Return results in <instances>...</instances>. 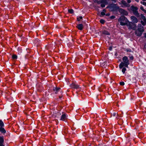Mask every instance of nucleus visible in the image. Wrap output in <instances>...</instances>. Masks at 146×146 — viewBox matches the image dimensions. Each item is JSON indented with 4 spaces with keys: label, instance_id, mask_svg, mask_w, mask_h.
I'll use <instances>...</instances> for the list:
<instances>
[{
    "label": "nucleus",
    "instance_id": "obj_1",
    "mask_svg": "<svg viewBox=\"0 0 146 146\" xmlns=\"http://www.w3.org/2000/svg\"><path fill=\"white\" fill-rule=\"evenodd\" d=\"M122 60L123 62H121L119 65V68L120 69L122 68L124 66L128 68V65L129 64V60L128 58L126 56H124Z\"/></svg>",
    "mask_w": 146,
    "mask_h": 146
},
{
    "label": "nucleus",
    "instance_id": "obj_2",
    "mask_svg": "<svg viewBox=\"0 0 146 146\" xmlns=\"http://www.w3.org/2000/svg\"><path fill=\"white\" fill-rule=\"evenodd\" d=\"M125 19L126 18L123 16H121L118 19V21L119 22L121 25L123 26L126 25Z\"/></svg>",
    "mask_w": 146,
    "mask_h": 146
},
{
    "label": "nucleus",
    "instance_id": "obj_3",
    "mask_svg": "<svg viewBox=\"0 0 146 146\" xmlns=\"http://www.w3.org/2000/svg\"><path fill=\"white\" fill-rule=\"evenodd\" d=\"M138 9L136 7H132V11L133 14L137 17H139V14L138 13L137 10Z\"/></svg>",
    "mask_w": 146,
    "mask_h": 146
},
{
    "label": "nucleus",
    "instance_id": "obj_4",
    "mask_svg": "<svg viewBox=\"0 0 146 146\" xmlns=\"http://www.w3.org/2000/svg\"><path fill=\"white\" fill-rule=\"evenodd\" d=\"M70 87L71 88L75 89H78L80 88V86L75 83H72L70 85Z\"/></svg>",
    "mask_w": 146,
    "mask_h": 146
},
{
    "label": "nucleus",
    "instance_id": "obj_5",
    "mask_svg": "<svg viewBox=\"0 0 146 146\" xmlns=\"http://www.w3.org/2000/svg\"><path fill=\"white\" fill-rule=\"evenodd\" d=\"M107 4V1L106 0H103L101 1V6L102 7H104Z\"/></svg>",
    "mask_w": 146,
    "mask_h": 146
},
{
    "label": "nucleus",
    "instance_id": "obj_6",
    "mask_svg": "<svg viewBox=\"0 0 146 146\" xmlns=\"http://www.w3.org/2000/svg\"><path fill=\"white\" fill-rule=\"evenodd\" d=\"M131 21L134 23H137L138 22L137 19L134 16H132L131 17Z\"/></svg>",
    "mask_w": 146,
    "mask_h": 146
},
{
    "label": "nucleus",
    "instance_id": "obj_7",
    "mask_svg": "<svg viewBox=\"0 0 146 146\" xmlns=\"http://www.w3.org/2000/svg\"><path fill=\"white\" fill-rule=\"evenodd\" d=\"M139 30H138V29L137 30H136L135 31V34L137 36H140L142 33V30H141V31H140Z\"/></svg>",
    "mask_w": 146,
    "mask_h": 146
},
{
    "label": "nucleus",
    "instance_id": "obj_8",
    "mask_svg": "<svg viewBox=\"0 0 146 146\" xmlns=\"http://www.w3.org/2000/svg\"><path fill=\"white\" fill-rule=\"evenodd\" d=\"M61 90L60 88L58 87H55L53 88V90L56 94H57L58 92L60 91Z\"/></svg>",
    "mask_w": 146,
    "mask_h": 146
},
{
    "label": "nucleus",
    "instance_id": "obj_9",
    "mask_svg": "<svg viewBox=\"0 0 146 146\" xmlns=\"http://www.w3.org/2000/svg\"><path fill=\"white\" fill-rule=\"evenodd\" d=\"M142 29V33L144 31L143 28L141 25H138V29L140 31H141V30Z\"/></svg>",
    "mask_w": 146,
    "mask_h": 146
},
{
    "label": "nucleus",
    "instance_id": "obj_10",
    "mask_svg": "<svg viewBox=\"0 0 146 146\" xmlns=\"http://www.w3.org/2000/svg\"><path fill=\"white\" fill-rule=\"evenodd\" d=\"M66 118V115L65 114H63L62 115L61 118V120L63 121H65Z\"/></svg>",
    "mask_w": 146,
    "mask_h": 146
},
{
    "label": "nucleus",
    "instance_id": "obj_11",
    "mask_svg": "<svg viewBox=\"0 0 146 146\" xmlns=\"http://www.w3.org/2000/svg\"><path fill=\"white\" fill-rule=\"evenodd\" d=\"M77 27L78 29L82 30L83 28V25L82 24H79L77 25Z\"/></svg>",
    "mask_w": 146,
    "mask_h": 146
},
{
    "label": "nucleus",
    "instance_id": "obj_12",
    "mask_svg": "<svg viewBox=\"0 0 146 146\" xmlns=\"http://www.w3.org/2000/svg\"><path fill=\"white\" fill-rule=\"evenodd\" d=\"M0 131L4 134L6 132L5 129L2 127H0Z\"/></svg>",
    "mask_w": 146,
    "mask_h": 146
},
{
    "label": "nucleus",
    "instance_id": "obj_13",
    "mask_svg": "<svg viewBox=\"0 0 146 146\" xmlns=\"http://www.w3.org/2000/svg\"><path fill=\"white\" fill-rule=\"evenodd\" d=\"M121 3L124 6H128V4L125 1L122 0L121 1Z\"/></svg>",
    "mask_w": 146,
    "mask_h": 146
},
{
    "label": "nucleus",
    "instance_id": "obj_14",
    "mask_svg": "<svg viewBox=\"0 0 146 146\" xmlns=\"http://www.w3.org/2000/svg\"><path fill=\"white\" fill-rule=\"evenodd\" d=\"M102 33L103 34L106 35H110V33H109L108 31H103Z\"/></svg>",
    "mask_w": 146,
    "mask_h": 146
},
{
    "label": "nucleus",
    "instance_id": "obj_15",
    "mask_svg": "<svg viewBox=\"0 0 146 146\" xmlns=\"http://www.w3.org/2000/svg\"><path fill=\"white\" fill-rule=\"evenodd\" d=\"M141 18H142V19L144 21H145V20H146V19H145V16H144L142 14H141Z\"/></svg>",
    "mask_w": 146,
    "mask_h": 146
},
{
    "label": "nucleus",
    "instance_id": "obj_16",
    "mask_svg": "<svg viewBox=\"0 0 146 146\" xmlns=\"http://www.w3.org/2000/svg\"><path fill=\"white\" fill-rule=\"evenodd\" d=\"M128 13L126 11L124 10V11L123 12L122 14L125 15H128Z\"/></svg>",
    "mask_w": 146,
    "mask_h": 146
},
{
    "label": "nucleus",
    "instance_id": "obj_17",
    "mask_svg": "<svg viewBox=\"0 0 146 146\" xmlns=\"http://www.w3.org/2000/svg\"><path fill=\"white\" fill-rule=\"evenodd\" d=\"M82 19V16H78L77 17V20L78 21H80V19Z\"/></svg>",
    "mask_w": 146,
    "mask_h": 146
},
{
    "label": "nucleus",
    "instance_id": "obj_18",
    "mask_svg": "<svg viewBox=\"0 0 146 146\" xmlns=\"http://www.w3.org/2000/svg\"><path fill=\"white\" fill-rule=\"evenodd\" d=\"M4 124L3 122L1 120H0V126L2 127L3 126Z\"/></svg>",
    "mask_w": 146,
    "mask_h": 146
},
{
    "label": "nucleus",
    "instance_id": "obj_19",
    "mask_svg": "<svg viewBox=\"0 0 146 146\" xmlns=\"http://www.w3.org/2000/svg\"><path fill=\"white\" fill-rule=\"evenodd\" d=\"M3 141V139L2 137H0V144H2V143Z\"/></svg>",
    "mask_w": 146,
    "mask_h": 146
},
{
    "label": "nucleus",
    "instance_id": "obj_20",
    "mask_svg": "<svg viewBox=\"0 0 146 146\" xmlns=\"http://www.w3.org/2000/svg\"><path fill=\"white\" fill-rule=\"evenodd\" d=\"M68 12L72 14L74 13V11L72 9L68 10Z\"/></svg>",
    "mask_w": 146,
    "mask_h": 146
},
{
    "label": "nucleus",
    "instance_id": "obj_21",
    "mask_svg": "<svg viewBox=\"0 0 146 146\" xmlns=\"http://www.w3.org/2000/svg\"><path fill=\"white\" fill-rule=\"evenodd\" d=\"M145 21H141V23L142 24V25H145V23H146V20H145Z\"/></svg>",
    "mask_w": 146,
    "mask_h": 146
},
{
    "label": "nucleus",
    "instance_id": "obj_22",
    "mask_svg": "<svg viewBox=\"0 0 146 146\" xmlns=\"http://www.w3.org/2000/svg\"><path fill=\"white\" fill-rule=\"evenodd\" d=\"M12 57L13 59H16L17 58V56L16 55L14 54L12 56Z\"/></svg>",
    "mask_w": 146,
    "mask_h": 146
},
{
    "label": "nucleus",
    "instance_id": "obj_23",
    "mask_svg": "<svg viewBox=\"0 0 146 146\" xmlns=\"http://www.w3.org/2000/svg\"><path fill=\"white\" fill-rule=\"evenodd\" d=\"M124 11V9H119V11L120 13H121L122 14L123 12Z\"/></svg>",
    "mask_w": 146,
    "mask_h": 146
},
{
    "label": "nucleus",
    "instance_id": "obj_24",
    "mask_svg": "<svg viewBox=\"0 0 146 146\" xmlns=\"http://www.w3.org/2000/svg\"><path fill=\"white\" fill-rule=\"evenodd\" d=\"M126 70V68H125L124 67L122 68V72L123 74H124L125 73V71Z\"/></svg>",
    "mask_w": 146,
    "mask_h": 146
},
{
    "label": "nucleus",
    "instance_id": "obj_25",
    "mask_svg": "<svg viewBox=\"0 0 146 146\" xmlns=\"http://www.w3.org/2000/svg\"><path fill=\"white\" fill-rule=\"evenodd\" d=\"M116 115H117V116H118L117 113L116 112H113L112 113V115L114 117Z\"/></svg>",
    "mask_w": 146,
    "mask_h": 146
},
{
    "label": "nucleus",
    "instance_id": "obj_26",
    "mask_svg": "<svg viewBox=\"0 0 146 146\" xmlns=\"http://www.w3.org/2000/svg\"><path fill=\"white\" fill-rule=\"evenodd\" d=\"M140 9L142 11H144L145 13L146 12L145 10L144 9L143 7V6H141L140 7Z\"/></svg>",
    "mask_w": 146,
    "mask_h": 146
},
{
    "label": "nucleus",
    "instance_id": "obj_27",
    "mask_svg": "<svg viewBox=\"0 0 146 146\" xmlns=\"http://www.w3.org/2000/svg\"><path fill=\"white\" fill-rule=\"evenodd\" d=\"M100 23L102 24H104L105 22V21L103 19H101L100 21Z\"/></svg>",
    "mask_w": 146,
    "mask_h": 146
},
{
    "label": "nucleus",
    "instance_id": "obj_28",
    "mask_svg": "<svg viewBox=\"0 0 146 146\" xmlns=\"http://www.w3.org/2000/svg\"><path fill=\"white\" fill-rule=\"evenodd\" d=\"M120 84L121 85H122V86H123L125 84V83H124V82H121L120 83Z\"/></svg>",
    "mask_w": 146,
    "mask_h": 146
},
{
    "label": "nucleus",
    "instance_id": "obj_29",
    "mask_svg": "<svg viewBox=\"0 0 146 146\" xmlns=\"http://www.w3.org/2000/svg\"><path fill=\"white\" fill-rule=\"evenodd\" d=\"M141 3L144 5H146V3L143 1H141Z\"/></svg>",
    "mask_w": 146,
    "mask_h": 146
},
{
    "label": "nucleus",
    "instance_id": "obj_30",
    "mask_svg": "<svg viewBox=\"0 0 146 146\" xmlns=\"http://www.w3.org/2000/svg\"><path fill=\"white\" fill-rule=\"evenodd\" d=\"M101 14L103 16H104V15H105V13L104 12H102L101 13Z\"/></svg>",
    "mask_w": 146,
    "mask_h": 146
},
{
    "label": "nucleus",
    "instance_id": "obj_31",
    "mask_svg": "<svg viewBox=\"0 0 146 146\" xmlns=\"http://www.w3.org/2000/svg\"><path fill=\"white\" fill-rule=\"evenodd\" d=\"M129 58H130V59L131 60H133V56H130Z\"/></svg>",
    "mask_w": 146,
    "mask_h": 146
},
{
    "label": "nucleus",
    "instance_id": "obj_32",
    "mask_svg": "<svg viewBox=\"0 0 146 146\" xmlns=\"http://www.w3.org/2000/svg\"><path fill=\"white\" fill-rule=\"evenodd\" d=\"M115 17L114 16H112L110 17V18L111 19H114Z\"/></svg>",
    "mask_w": 146,
    "mask_h": 146
},
{
    "label": "nucleus",
    "instance_id": "obj_33",
    "mask_svg": "<svg viewBox=\"0 0 146 146\" xmlns=\"http://www.w3.org/2000/svg\"><path fill=\"white\" fill-rule=\"evenodd\" d=\"M127 2L128 3H129L131 2V1L130 0H127Z\"/></svg>",
    "mask_w": 146,
    "mask_h": 146
},
{
    "label": "nucleus",
    "instance_id": "obj_34",
    "mask_svg": "<svg viewBox=\"0 0 146 146\" xmlns=\"http://www.w3.org/2000/svg\"><path fill=\"white\" fill-rule=\"evenodd\" d=\"M103 11V12H104L105 13L106 12V11L105 9H104Z\"/></svg>",
    "mask_w": 146,
    "mask_h": 146
},
{
    "label": "nucleus",
    "instance_id": "obj_35",
    "mask_svg": "<svg viewBox=\"0 0 146 146\" xmlns=\"http://www.w3.org/2000/svg\"><path fill=\"white\" fill-rule=\"evenodd\" d=\"M38 39H36V40H35V41H36H36H37V42H38Z\"/></svg>",
    "mask_w": 146,
    "mask_h": 146
},
{
    "label": "nucleus",
    "instance_id": "obj_36",
    "mask_svg": "<svg viewBox=\"0 0 146 146\" xmlns=\"http://www.w3.org/2000/svg\"><path fill=\"white\" fill-rule=\"evenodd\" d=\"M0 146H4L3 144H0Z\"/></svg>",
    "mask_w": 146,
    "mask_h": 146
},
{
    "label": "nucleus",
    "instance_id": "obj_37",
    "mask_svg": "<svg viewBox=\"0 0 146 146\" xmlns=\"http://www.w3.org/2000/svg\"><path fill=\"white\" fill-rule=\"evenodd\" d=\"M127 52H128V51L131 52V50H127Z\"/></svg>",
    "mask_w": 146,
    "mask_h": 146
},
{
    "label": "nucleus",
    "instance_id": "obj_38",
    "mask_svg": "<svg viewBox=\"0 0 146 146\" xmlns=\"http://www.w3.org/2000/svg\"><path fill=\"white\" fill-rule=\"evenodd\" d=\"M109 15H110V14H107L106 15H107V16H109Z\"/></svg>",
    "mask_w": 146,
    "mask_h": 146
},
{
    "label": "nucleus",
    "instance_id": "obj_39",
    "mask_svg": "<svg viewBox=\"0 0 146 146\" xmlns=\"http://www.w3.org/2000/svg\"><path fill=\"white\" fill-rule=\"evenodd\" d=\"M106 63L105 62H104V63H103V64H104H104H106Z\"/></svg>",
    "mask_w": 146,
    "mask_h": 146
},
{
    "label": "nucleus",
    "instance_id": "obj_40",
    "mask_svg": "<svg viewBox=\"0 0 146 146\" xmlns=\"http://www.w3.org/2000/svg\"><path fill=\"white\" fill-rule=\"evenodd\" d=\"M143 1H145L146 0H142Z\"/></svg>",
    "mask_w": 146,
    "mask_h": 146
},
{
    "label": "nucleus",
    "instance_id": "obj_41",
    "mask_svg": "<svg viewBox=\"0 0 146 146\" xmlns=\"http://www.w3.org/2000/svg\"><path fill=\"white\" fill-rule=\"evenodd\" d=\"M145 36L146 37V35H145Z\"/></svg>",
    "mask_w": 146,
    "mask_h": 146
},
{
    "label": "nucleus",
    "instance_id": "obj_42",
    "mask_svg": "<svg viewBox=\"0 0 146 146\" xmlns=\"http://www.w3.org/2000/svg\"><path fill=\"white\" fill-rule=\"evenodd\" d=\"M136 1H137V2H138V0H136Z\"/></svg>",
    "mask_w": 146,
    "mask_h": 146
}]
</instances>
